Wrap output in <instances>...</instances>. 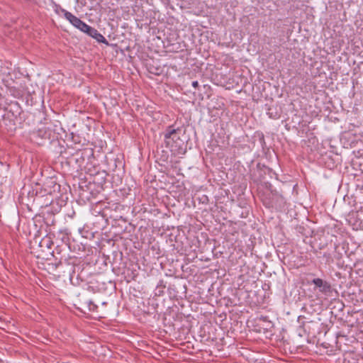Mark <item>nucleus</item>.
I'll return each instance as SVG.
<instances>
[{
	"instance_id": "obj_1",
	"label": "nucleus",
	"mask_w": 363,
	"mask_h": 363,
	"mask_svg": "<svg viewBox=\"0 0 363 363\" xmlns=\"http://www.w3.org/2000/svg\"><path fill=\"white\" fill-rule=\"evenodd\" d=\"M178 129L169 126L164 134L166 146L174 155H183L185 153L184 142L177 133Z\"/></svg>"
},
{
	"instance_id": "obj_2",
	"label": "nucleus",
	"mask_w": 363,
	"mask_h": 363,
	"mask_svg": "<svg viewBox=\"0 0 363 363\" xmlns=\"http://www.w3.org/2000/svg\"><path fill=\"white\" fill-rule=\"evenodd\" d=\"M66 19L76 28L79 29L80 31L83 33H86L88 30L89 26L84 21H82L80 18L73 15L72 13H67Z\"/></svg>"
},
{
	"instance_id": "obj_3",
	"label": "nucleus",
	"mask_w": 363,
	"mask_h": 363,
	"mask_svg": "<svg viewBox=\"0 0 363 363\" xmlns=\"http://www.w3.org/2000/svg\"><path fill=\"white\" fill-rule=\"evenodd\" d=\"M312 283L315 284V286L318 288L319 291L325 295H330L333 289L330 284L320 278H315L312 280Z\"/></svg>"
},
{
	"instance_id": "obj_4",
	"label": "nucleus",
	"mask_w": 363,
	"mask_h": 363,
	"mask_svg": "<svg viewBox=\"0 0 363 363\" xmlns=\"http://www.w3.org/2000/svg\"><path fill=\"white\" fill-rule=\"evenodd\" d=\"M85 33L87 34L89 36L94 38L99 43L108 45V42L105 38V37L102 35L101 33H99L96 28L91 26L89 27L88 30Z\"/></svg>"
},
{
	"instance_id": "obj_5",
	"label": "nucleus",
	"mask_w": 363,
	"mask_h": 363,
	"mask_svg": "<svg viewBox=\"0 0 363 363\" xmlns=\"http://www.w3.org/2000/svg\"><path fill=\"white\" fill-rule=\"evenodd\" d=\"M50 5L56 14L60 15L61 13H62L65 18L67 13H70L69 11L62 9L60 5L57 4L53 0H50Z\"/></svg>"
},
{
	"instance_id": "obj_6",
	"label": "nucleus",
	"mask_w": 363,
	"mask_h": 363,
	"mask_svg": "<svg viewBox=\"0 0 363 363\" xmlns=\"http://www.w3.org/2000/svg\"><path fill=\"white\" fill-rule=\"evenodd\" d=\"M88 305L89 311H94L96 308V306L91 301H89Z\"/></svg>"
},
{
	"instance_id": "obj_7",
	"label": "nucleus",
	"mask_w": 363,
	"mask_h": 363,
	"mask_svg": "<svg viewBox=\"0 0 363 363\" xmlns=\"http://www.w3.org/2000/svg\"><path fill=\"white\" fill-rule=\"evenodd\" d=\"M191 85L194 88L196 89L199 86V82L197 81H194L192 82Z\"/></svg>"
}]
</instances>
